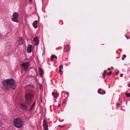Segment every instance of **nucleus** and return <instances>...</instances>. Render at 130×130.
<instances>
[{
  "mask_svg": "<svg viewBox=\"0 0 130 130\" xmlns=\"http://www.w3.org/2000/svg\"><path fill=\"white\" fill-rule=\"evenodd\" d=\"M33 97L32 94L29 93H26L25 95V102H21L20 103L21 108L25 110L27 109L31 105Z\"/></svg>",
  "mask_w": 130,
  "mask_h": 130,
  "instance_id": "1",
  "label": "nucleus"
},
{
  "mask_svg": "<svg viewBox=\"0 0 130 130\" xmlns=\"http://www.w3.org/2000/svg\"><path fill=\"white\" fill-rule=\"evenodd\" d=\"M2 84L3 88L5 90H9L10 88L13 89L15 88V81L12 79L5 80L3 82Z\"/></svg>",
  "mask_w": 130,
  "mask_h": 130,
  "instance_id": "2",
  "label": "nucleus"
},
{
  "mask_svg": "<svg viewBox=\"0 0 130 130\" xmlns=\"http://www.w3.org/2000/svg\"><path fill=\"white\" fill-rule=\"evenodd\" d=\"M13 124L17 128H20L23 125V122L20 118H16L13 120Z\"/></svg>",
  "mask_w": 130,
  "mask_h": 130,
  "instance_id": "3",
  "label": "nucleus"
},
{
  "mask_svg": "<svg viewBox=\"0 0 130 130\" xmlns=\"http://www.w3.org/2000/svg\"><path fill=\"white\" fill-rule=\"evenodd\" d=\"M19 14L18 13L14 12L12 15L13 18L12 19V20L16 22H18V20L19 17Z\"/></svg>",
  "mask_w": 130,
  "mask_h": 130,
  "instance_id": "4",
  "label": "nucleus"
},
{
  "mask_svg": "<svg viewBox=\"0 0 130 130\" xmlns=\"http://www.w3.org/2000/svg\"><path fill=\"white\" fill-rule=\"evenodd\" d=\"M21 65L23 67L24 71L27 70L29 66V63L27 62L22 63Z\"/></svg>",
  "mask_w": 130,
  "mask_h": 130,
  "instance_id": "5",
  "label": "nucleus"
},
{
  "mask_svg": "<svg viewBox=\"0 0 130 130\" xmlns=\"http://www.w3.org/2000/svg\"><path fill=\"white\" fill-rule=\"evenodd\" d=\"M43 125L44 128V130H48V125L46 121L44 119L43 122Z\"/></svg>",
  "mask_w": 130,
  "mask_h": 130,
  "instance_id": "6",
  "label": "nucleus"
},
{
  "mask_svg": "<svg viewBox=\"0 0 130 130\" xmlns=\"http://www.w3.org/2000/svg\"><path fill=\"white\" fill-rule=\"evenodd\" d=\"M70 47L69 45H66L65 46L64 51L67 52L70 51Z\"/></svg>",
  "mask_w": 130,
  "mask_h": 130,
  "instance_id": "7",
  "label": "nucleus"
},
{
  "mask_svg": "<svg viewBox=\"0 0 130 130\" xmlns=\"http://www.w3.org/2000/svg\"><path fill=\"white\" fill-rule=\"evenodd\" d=\"M33 41L36 45H38L39 42L38 39V37H36L34 38L33 39Z\"/></svg>",
  "mask_w": 130,
  "mask_h": 130,
  "instance_id": "8",
  "label": "nucleus"
},
{
  "mask_svg": "<svg viewBox=\"0 0 130 130\" xmlns=\"http://www.w3.org/2000/svg\"><path fill=\"white\" fill-rule=\"evenodd\" d=\"M39 73L40 76L41 77H42L43 76L44 71L43 70H42L41 67H39Z\"/></svg>",
  "mask_w": 130,
  "mask_h": 130,
  "instance_id": "9",
  "label": "nucleus"
},
{
  "mask_svg": "<svg viewBox=\"0 0 130 130\" xmlns=\"http://www.w3.org/2000/svg\"><path fill=\"white\" fill-rule=\"evenodd\" d=\"M32 47V45H28L27 48V51L28 53H30L31 52Z\"/></svg>",
  "mask_w": 130,
  "mask_h": 130,
  "instance_id": "10",
  "label": "nucleus"
},
{
  "mask_svg": "<svg viewBox=\"0 0 130 130\" xmlns=\"http://www.w3.org/2000/svg\"><path fill=\"white\" fill-rule=\"evenodd\" d=\"M38 21H35L32 23V25L35 28H36L38 27L37 25Z\"/></svg>",
  "mask_w": 130,
  "mask_h": 130,
  "instance_id": "11",
  "label": "nucleus"
},
{
  "mask_svg": "<svg viewBox=\"0 0 130 130\" xmlns=\"http://www.w3.org/2000/svg\"><path fill=\"white\" fill-rule=\"evenodd\" d=\"M63 65L62 64H61V65H60L59 67V72L60 73V75H62L63 73V72L62 70V69H63Z\"/></svg>",
  "mask_w": 130,
  "mask_h": 130,
  "instance_id": "12",
  "label": "nucleus"
},
{
  "mask_svg": "<svg viewBox=\"0 0 130 130\" xmlns=\"http://www.w3.org/2000/svg\"><path fill=\"white\" fill-rule=\"evenodd\" d=\"M23 41L22 37H20L19 38L18 42L19 44H22L23 43Z\"/></svg>",
  "mask_w": 130,
  "mask_h": 130,
  "instance_id": "13",
  "label": "nucleus"
},
{
  "mask_svg": "<svg viewBox=\"0 0 130 130\" xmlns=\"http://www.w3.org/2000/svg\"><path fill=\"white\" fill-rule=\"evenodd\" d=\"M52 95L54 98H56L58 95V93L53 92L52 93Z\"/></svg>",
  "mask_w": 130,
  "mask_h": 130,
  "instance_id": "14",
  "label": "nucleus"
},
{
  "mask_svg": "<svg viewBox=\"0 0 130 130\" xmlns=\"http://www.w3.org/2000/svg\"><path fill=\"white\" fill-rule=\"evenodd\" d=\"M51 60L52 61L54 59H55L56 60L57 59V58L56 56L54 55H52L51 56Z\"/></svg>",
  "mask_w": 130,
  "mask_h": 130,
  "instance_id": "15",
  "label": "nucleus"
},
{
  "mask_svg": "<svg viewBox=\"0 0 130 130\" xmlns=\"http://www.w3.org/2000/svg\"><path fill=\"white\" fill-rule=\"evenodd\" d=\"M107 73V71H106V70H105L104 71V72L103 73V74H102V75L103 76V78H105V74H106V73Z\"/></svg>",
  "mask_w": 130,
  "mask_h": 130,
  "instance_id": "16",
  "label": "nucleus"
},
{
  "mask_svg": "<svg viewBox=\"0 0 130 130\" xmlns=\"http://www.w3.org/2000/svg\"><path fill=\"white\" fill-rule=\"evenodd\" d=\"M125 95L127 97H129L130 96V93H125Z\"/></svg>",
  "mask_w": 130,
  "mask_h": 130,
  "instance_id": "17",
  "label": "nucleus"
},
{
  "mask_svg": "<svg viewBox=\"0 0 130 130\" xmlns=\"http://www.w3.org/2000/svg\"><path fill=\"white\" fill-rule=\"evenodd\" d=\"M101 89H100V88L98 90V92L99 93L102 94V93L101 92Z\"/></svg>",
  "mask_w": 130,
  "mask_h": 130,
  "instance_id": "18",
  "label": "nucleus"
},
{
  "mask_svg": "<svg viewBox=\"0 0 130 130\" xmlns=\"http://www.w3.org/2000/svg\"><path fill=\"white\" fill-rule=\"evenodd\" d=\"M123 57L122 58V60H124V58H125L126 57V56L125 55H123Z\"/></svg>",
  "mask_w": 130,
  "mask_h": 130,
  "instance_id": "19",
  "label": "nucleus"
},
{
  "mask_svg": "<svg viewBox=\"0 0 130 130\" xmlns=\"http://www.w3.org/2000/svg\"><path fill=\"white\" fill-rule=\"evenodd\" d=\"M112 73V72H110L108 73L107 74L108 76H110Z\"/></svg>",
  "mask_w": 130,
  "mask_h": 130,
  "instance_id": "20",
  "label": "nucleus"
},
{
  "mask_svg": "<svg viewBox=\"0 0 130 130\" xmlns=\"http://www.w3.org/2000/svg\"><path fill=\"white\" fill-rule=\"evenodd\" d=\"M34 105H33V104H32V105H31V108H30V111L32 109H33V107H34Z\"/></svg>",
  "mask_w": 130,
  "mask_h": 130,
  "instance_id": "21",
  "label": "nucleus"
},
{
  "mask_svg": "<svg viewBox=\"0 0 130 130\" xmlns=\"http://www.w3.org/2000/svg\"><path fill=\"white\" fill-rule=\"evenodd\" d=\"M40 90H42L43 89V88H42V86L40 84Z\"/></svg>",
  "mask_w": 130,
  "mask_h": 130,
  "instance_id": "22",
  "label": "nucleus"
},
{
  "mask_svg": "<svg viewBox=\"0 0 130 130\" xmlns=\"http://www.w3.org/2000/svg\"><path fill=\"white\" fill-rule=\"evenodd\" d=\"M59 127H63L64 126V125H59Z\"/></svg>",
  "mask_w": 130,
  "mask_h": 130,
  "instance_id": "23",
  "label": "nucleus"
},
{
  "mask_svg": "<svg viewBox=\"0 0 130 130\" xmlns=\"http://www.w3.org/2000/svg\"><path fill=\"white\" fill-rule=\"evenodd\" d=\"M102 93V94H104L105 93V92L104 90H103V91L102 92H101Z\"/></svg>",
  "mask_w": 130,
  "mask_h": 130,
  "instance_id": "24",
  "label": "nucleus"
},
{
  "mask_svg": "<svg viewBox=\"0 0 130 130\" xmlns=\"http://www.w3.org/2000/svg\"><path fill=\"white\" fill-rule=\"evenodd\" d=\"M126 37L127 38V39H128L130 38L127 35H125Z\"/></svg>",
  "mask_w": 130,
  "mask_h": 130,
  "instance_id": "25",
  "label": "nucleus"
},
{
  "mask_svg": "<svg viewBox=\"0 0 130 130\" xmlns=\"http://www.w3.org/2000/svg\"><path fill=\"white\" fill-rule=\"evenodd\" d=\"M120 105V104L119 103H118L117 105V107H119Z\"/></svg>",
  "mask_w": 130,
  "mask_h": 130,
  "instance_id": "26",
  "label": "nucleus"
},
{
  "mask_svg": "<svg viewBox=\"0 0 130 130\" xmlns=\"http://www.w3.org/2000/svg\"><path fill=\"white\" fill-rule=\"evenodd\" d=\"M65 99H64V100L63 101L62 104H64L65 103Z\"/></svg>",
  "mask_w": 130,
  "mask_h": 130,
  "instance_id": "27",
  "label": "nucleus"
},
{
  "mask_svg": "<svg viewBox=\"0 0 130 130\" xmlns=\"http://www.w3.org/2000/svg\"><path fill=\"white\" fill-rule=\"evenodd\" d=\"M123 76V74H120V76L121 77H122Z\"/></svg>",
  "mask_w": 130,
  "mask_h": 130,
  "instance_id": "28",
  "label": "nucleus"
},
{
  "mask_svg": "<svg viewBox=\"0 0 130 130\" xmlns=\"http://www.w3.org/2000/svg\"><path fill=\"white\" fill-rule=\"evenodd\" d=\"M29 2L30 3H31L32 2V0H29Z\"/></svg>",
  "mask_w": 130,
  "mask_h": 130,
  "instance_id": "29",
  "label": "nucleus"
},
{
  "mask_svg": "<svg viewBox=\"0 0 130 130\" xmlns=\"http://www.w3.org/2000/svg\"><path fill=\"white\" fill-rule=\"evenodd\" d=\"M66 94L68 96L69 95V93L68 92H66Z\"/></svg>",
  "mask_w": 130,
  "mask_h": 130,
  "instance_id": "30",
  "label": "nucleus"
},
{
  "mask_svg": "<svg viewBox=\"0 0 130 130\" xmlns=\"http://www.w3.org/2000/svg\"><path fill=\"white\" fill-rule=\"evenodd\" d=\"M110 69H111V68H108V69H107V70H108V71H110Z\"/></svg>",
  "mask_w": 130,
  "mask_h": 130,
  "instance_id": "31",
  "label": "nucleus"
},
{
  "mask_svg": "<svg viewBox=\"0 0 130 130\" xmlns=\"http://www.w3.org/2000/svg\"><path fill=\"white\" fill-rule=\"evenodd\" d=\"M116 75H118V74H119V73H118V72H116Z\"/></svg>",
  "mask_w": 130,
  "mask_h": 130,
  "instance_id": "32",
  "label": "nucleus"
},
{
  "mask_svg": "<svg viewBox=\"0 0 130 130\" xmlns=\"http://www.w3.org/2000/svg\"><path fill=\"white\" fill-rule=\"evenodd\" d=\"M36 102H34L33 104H32L33 105H35V104H36Z\"/></svg>",
  "mask_w": 130,
  "mask_h": 130,
  "instance_id": "33",
  "label": "nucleus"
},
{
  "mask_svg": "<svg viewBox=\"0 0 130 130\" xmlns=\"http://www.w3.org/2000/svg\"><path fill=\"white\" fill-rule=\"evenodd\" d=\"M128 87H130V84H128Z\"/></svg>",
  "mask_w": 130,
  "mask_h": 130,
  "instance_id": "34",
  "label": "nucleus"
},
{
  "mask_svg": "<svg viewBox=\"0 0 130 130\" xmlns=\"http://www.w3.org/2000/svg\"><path fill=\"white\" fill-rule=\"evenodd\" d=\"M110 68H111V69H113V67H111Z\"/></svg>",
  "mask_w": 130,
  "mask_h": 130,
  "instance_id": "35",
  "label": "nucleus"
},
{
  "mask_svg": "<svg viewBox=\"0 0 130 130\" xmlns=\"http://www.w3.org/2000/svg\"><path fill=\"white\" fill-rule=\"evenodd\" d=\"M41 99H42V97H41H41H40V100H41Z\"/></svg>",
  "mask_w": 130,
  "mask_h": 130,
  "instance_id": "36",
  "label": "nucleus"
},
{
  "mask_svg": "<svg viewBox=\"0 0 130 130\" xmlns=\"http://www.w3.org/2000/svg\"><path fill=\"white\" fill-rule=\"evenodd\" d=\"M60 105H60V104H59V106H60Z\"/></svg>",
  "mask_w": 130,
  "mask_h": 130,
  "instance_id": "37",
  "label": "nucleus"
}]
</instances>
